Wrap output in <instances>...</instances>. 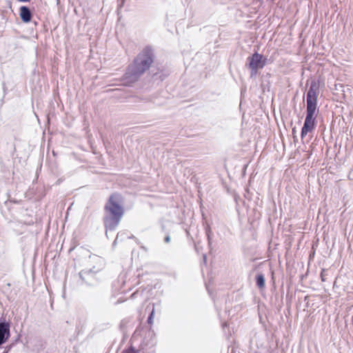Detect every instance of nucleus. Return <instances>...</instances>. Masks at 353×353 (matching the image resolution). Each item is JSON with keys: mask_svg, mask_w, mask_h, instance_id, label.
I'll return each mask as SVG.
<instances>
[{"mask_svg": "<svg viewBox=\"0 0 353 353\" xmlns=\"http://www.w3.org/2000/svg\"><path fill=\"white\" fill-rule=\"evenodd\" d=\"M155 59L154 48L150 45L145 46L127 66L123 74V81L128 85L138 81L141 77L150 69Z\"/></svg>", "mask_w": 353, "mask_h": 353, "instance_id": "obj_1", "label": "nucleus"}, {"mask_svg": "<svg viewBox=\"0 0 353 353\" xmlns=\"http://www.w3.org/2000/svg\"><path fill=\"white\" fill-rule=\"evenodd\" d=\"M319 89V80L316 79H312L306 94V116L301 131V138L302 139L316 128V116L319 112L317 106Z\"/></svg>", "mask_w": 353, "mask_h": 353, "instance_id": "obj_2", "label": "nucleus"}, {"mask_svg": "<svg viewBox=\"0 0 353 353\" xmlns=\"http://www.w3.org/2000/svg\"><path fill=\"white\" fill-rule=\"evenodd\" d=\"M123 203V197L121 194L115 192L110 195L104 205L103 221L108 238V231H114L124 214Z\"/></svg>", "mask_w": 353, "mask_h": 353, "instance_id": "obj_3", "label": "nucleus"}, {"mask_svg": "<svg viewBox=\"0 0 353 353\" xmlns=\"http://www.w3.org/2000/svg\"><path fill=\"white\" fill-rule=\"evenodd\" d=\"M268 58L257 52L250 55L245 62V67L250 70V77L256 76L259 70L264 68L267 64Z\"/></svg>", "mask_w": 353, "mask_h": 353, "instance_id": "obj_4", "label": "nucleus"}, {"mask_svg": "<svg viewBox=\"0 0 353 353\" xmlns=\"http://www.w3.org/2000/svg\"><path fill=\"white\" fill-rule=\"evenodd\" d=\"M97 272V271H95L93 269H90L88 270H83L81 271L79 274V278L81 281V285L85 284L87 286H95L98 283L94 276V274Z\"/></svg>", "mask_w": 353, "mask_h": 353, "instance_id": "obj_5", "label": "nucleus"}, {"mask_svg": "<svg viewBox=\"0 0 353 353\" xmlns=\"http://www.w3.org/2000/svg\"><path fill=\"white\" fill-rule=\"evenodd\" d=\"M10 336V323L0 318V347L6 343Z\"/></svg>", "mask_w": 353, "mask_h": 353, "instance_id": "obj_6", "label": "nucleus"}, {"mask_svg": "<svg viewBox=\"0 0 353 353\" xmlns=\"http://www.w3.org/2000/svg\"><path fill=\"white\" fill-rule=\"evenodd\" d=\"M19 16L23 23H28L32 20V13L29 7L22 6L19 8Z\"/></svg>", "mask_w": 353, "mask_h": 353, "instance_id": "obj_7", "label": "nucleus"}, {"mask_svg": "<svg viewBox=\"0 0 353 353\" xmlns=\"http://www.w3.org/2000/svg\"><path fill=\"white\" fill-rule=\"evenodd\" d=\"M255 281H256V285L259 289H263L265 288V279L264 274L262 273H259L256 275L255 277Z\"/></svg>", "mask_w": 353, "mask_h": 353, "instance_id": "obj_8", "label": "nucleus"}, {"mask_svg": "<svg viewBox=\"0 0 353 353\" xmlns=\"http://www.w3.org/2000/svg\"><path fill=\"white\" fill-rule=\"evenodd\" d=\"M127 238V234L125 232H119L113 242V245H116L119 241H122Z\"/></svg>", "mask_w": 353, "mask_h": 353, "instance_id": "obj_9", "label": "nucleus"}, {"mask_svg": "<svg viewBox=\"0 0 353 353\" xmlns=\"http://www.w3.org/2000/svg\"><path fill=\"white\" fill-rule=\"evenodd\" d=\"M121 353H139V351L132 345H131L128 348H125Z\"/></svg>", "mask_w": 353, "mask_h": 353, "instance_id": "obj_10", "label": "nucleus"}, {"mask_svg": "<svg viewBox=\"0 0 353 353\" xmlns=\"http://www.w3.org/2000/svg\"><path fill=\"white\" fill-rule=\"evenodd\" d=\"M205 234H206V236H207V239H208V243L210 244L211 239H212V232L211 228H210V226H207L205 228Z\"/></svg>", "mask_w": 353, "mask_h": 353, "instance_id": "obj_11", "label": "nucleus"}, {"mask_svg": "<svg viewBox=\"0 0 353 353\" xmlns=\"http://www.w3.org/2000/svg\"><path fill=\"white\" fill-rule=\"evenodd\" d=\"M154 309L152 310V312L150 313V314L148 315V319H147V323L150 325L152 324L153 323V319H154Z\"/></svg>", "mask_w": 353, "mask_h": 353, "instance_id": "obj_12", "label": "nucleus"}, {"mask_svg": "<svg viewBox=\"0 0 353 353\" xmlns=\"http://www.w3.org/2000/svg\"><path fill=\"white\" fill-rule=\"evenodd\" d=\"M170 236L169 232H165V236L164 238V242L165 243H169L170 242Z\"/></svg>", "mask_w": 353, "mask_h": 353, "instance_id": "obj_13", "label": "nucleus"}, {"mask_svg": "<svg viewBox=\"0 0 353 353\" xmlns=\"http://www.w3.org/2000/svg\"><path fill=\"white\" fill-rule=\"evenodd\" d=\"M127 239H134L137 245H139V244H140V241H139V239H137V238H136L134 235H132H132H130V236H128V235H127Z\"/></svg>", "mask_w": 353, "mask_h": 353, "instance_id": "obj_14", "label": "nucleus"}, {"mask_svg": "<svg viewBox=\"0 0 353 353\" xmlns=\"http://www.w3.org/2000/svg\"><path fill=\"white\" fill-rule=\"evenodd\" d=\"M2 86H3V93H4V96H5L7 94V87L6 85L5 82H3Z\"/></svg>", "mask_w": 353, "mask_h": 353, "instance_id": "obj_15", "label": "nucleus"}, {"mask_svg": "<svg viewBox=\"0 0 353 353\" xmlns=\"http://www.w3.org/2000/svg\"><path fill=\"white\" fill-rule=\"evenodd\" d=\"M221 326H222L223 329L224 330V329H225V327H228V323H227V322H225H225H223V323H221Z\"/></svg>", "mask_w": 353, "mask_h": 353, "instance_id": "obj_16", "label": "nucleus"}, {"mask_svg": "<svg viewBox=\"0 0 353 353\" xmlns=\"http://www.w3.org/2000/svg\"><path fill=\"white\" fill-rule=\"evenodd\" d=\"M161 230L165 234V232H168V231L165 230V227L163 224L161 225Z\"/></svg>", "mask_w": 353, "mask_h": 353, "instance_id": "obj_17", "label": "nucleus"}, {"mask_svg": "<svg viewBox=\"0 0 353 353\" xmlns=\"http://www.w3.org/2000/svg\"><path fill=\"white\" fill-rule=\"evenodd\" d=\"M139 294V292L138 290H137L136 292H134V293L132 294L131 296L132 298L135 297L137 294Z\"/></svg>", "mask_w": 353, "mask_h": 353, "instance_id": "obj_18", "label": "nucleus"}, {"mask_svg": "<svg viewBox=\"0 0 353 353\" xmlns=\"http://www.w3.org/2000/svg\"><path fill=\"white\" fill-rule=\"evenodd\" d=\"M121 3L119 4V8L122 7L123 6L125 0H121Z\"/></svg>", "mask_w": 353, "mask_h": 353, "instance_id": "obj_19", "label": "nucleus"}, {"mask_svg": "<svg viewBox=\"0 0 353 353\" xmlns=\"http://www.w3.org/2000/svg\"><path fill=\"white\" fill-rule=\"evenodd\" d=\"M17 1L19 2L27 3V2H30L31 0H17Z\"/></svg>", "mask_w": 353, "mask_h": 353, "instance_id": "obj_20", "label": "nucleus"}, {"mask_svg": "<svg viewBox=\"0 0 353 353\" xmlns=\"http://www.w3.org/2000/svg\"><path fill=\"white\" fill-rule=\"evenodd\" d=\"M321 281H325V279H324V276H323V273H322V272H321Z\"/></svg>", "mask_w": 353, "mask_h": 353, "instance_id": "obj_21", "label": "nucleus"}, {"mask_svg": "<svg viewBox=\"0 0 353 353\" xmlns=\"http://www.w3.org/2000/svg\"><path fill=\"white\" fill-rule=\"evenodd\" d=\"M203 261H204V262H205V261H206V255H205V254H203Z\"/></svg>", "mask_w": 353, "mask_h": 353, "instance_id": "obj_22", "label": "nucleus"}, {"mask_svg": "<svg viewBox=\"0 0 353 353\" xmlns=\"http://www.w3.org/2000/svg\"><path fill=\"white\" fill-rule=\"evenodd\" d=\"M296 132L295 128L292 129V133L294 134Z\"/></svg>", "mask_w": 353, "mask_h": 353, "instance_id": "obj_23", "label": "nucleus"}, {"mask_svg": "<svg viewBox=\"0 0 353 353\" xmlns=\"http://www.w3.org/2000/svg\"><path fill=\"white\" fill-rule=\"evenodd\" d=\"M140 248H141V249L146 250V248H145L144 246H142V245H141V246H140Z\"/></svg>", "mask_w": 353, "mask_h": 353, "instance_id": "obj_24", "label": "nucleus"}, {"mask_svg": "<svg viewBox=\"0 0 353 353\" xmlns=\"http://www.w3.org/2000/svg\"><path fill=\"white\" fill-rule=\"evenodd\" d=\"M246 192H247V194H249V190H246Z\"/></svg>", "mask_w": 353, "mask_h": 353, "instance_id": "obj_25", "label": "nucleus"}, {"mask_svg": "<svg viewBox=\"0 0 353 353\" xmlns=\"http://www.w3.org/2000/svg\"><path fill=\"white\" fill-rule=\"evenodd\" d=\"M246 192H247V194H249V190H246Z\"/></svg>", "mask_w": 353, "mask_h": 353, "instance_id": "obj_26", "label": "nucleus"}]
</instances>
